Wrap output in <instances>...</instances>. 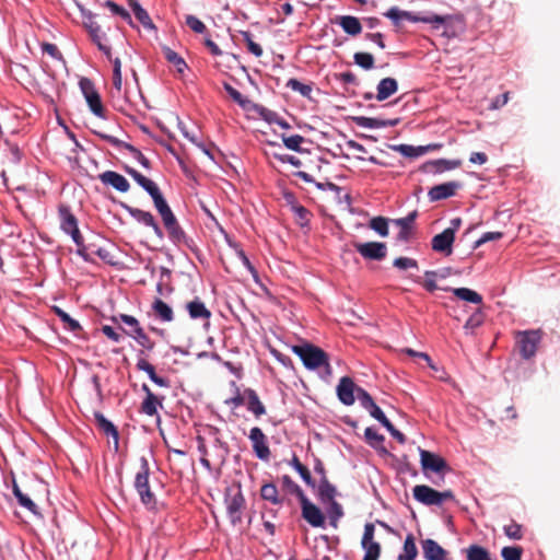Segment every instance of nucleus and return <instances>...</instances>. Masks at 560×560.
Here are the masks:
<instances>
[{"label":"nucleus","instance_id":"nucleus-1","mask_svg":"<svg viewBox=\"0 0 560 560\" xmlns=\"http://www.w3.org/2000/svg\"><path fill=\"white\" fill-rule=\"evenodd\" d=\"M89 35L93 43H95L101 51H103L107 58H112L110 47L106 45L107 33L113 30L112 21L108 18L96 20V16L89 13L84 21Z\"/></svg>","mask_w":560,"mask_h":560},{"label":"nucleus","instance_id":"nucleus-2","mask_svg":"<svg viewBox=\"0 0 560 560\" xmlns=\"http://www.w3.org/2000/svg\"><path fill=\"white\" fill-rule=\"evenodd\" d=\"M150 467L148 459L142 456L140 458V467L135 476L133 486L137 490L141 503L149 511H158V499L155 494L151 491L150 482H149Z\"/></svg>","mask_w":560,"mask_h":560},{"label":"nucleus","instance_id":"nucleus-3","mask_svg":"<svg viewBox=\"0 0 560 560\" xmlns=\"http://www.w3.org/2000/svg\"><path fill=\"white\" fill-rule=\"evenodd\" d=\"M292 351L299 355L306 369L316 370L320 366H325L329 372L330 364L328 362V354L323 349L311 343H305L293 346Z\"/></svg>","mask_w":560,"mask_h":560},{"label":"nucleus","instance_id":"nucleus-4","mask_svg":"<svg viewBox=\"0 0 560 560\" xmlns=\"http://www.w3.org/2000/svg\"><path fill=\"white\" fill-rule=\"evenodd\" d=\"M126 172L151 196L161 217L172 211L160 188L153 180L147 178L144 175L131 167H126Z\"/></svg>","mask_w":560,"mask_h":560},{"label":"nucleus","instance_id":"nucleus-5","mask_svg":"<svg viewBox=\"0 0 560 560\" xmlns=\"http://www.w3.org/2000/svg\"><path fill=\"white\" fill-rule=\"evenodd\" d=\"M413 498L424 505H441L446 500H454L452 490L438 491L425 485H418L412 489Z\"/></svg>","mask_w":560,"mask_h":560},{"label":"nucleus","instance_id":"nucleus-6","mask_svg":"<svg viewBox=\"0 0 560 560\" xmlns=\"http://www.w3.org/2000/svg\"><path fill=\"white\" fill-rule=\"evenodd\" d=\"M384 15L388 18L395 25H400L401 21H409V22H423V23H435V24H444L445 18L441 15H430V16H419L415 15L412 12L404 11L398 9L397 7H392L388 9Z\"/></svg>","mask_w":560,"mask_h":560},{"label":"nucleus","instance_id":"nucleus-7","mask_svg":"<svg viewBox=\"0 0 560 560\" xmlns=\"http://www.w3.org/2000/svg\"><path fill=\"white\" fill-rule=\"evenodd\" d=\"M540 342V334L538 330H529L518 332L517 346L523 359L529 360L536 354Z\"/></svg>","mask_w":560,"mask_h":560},{"label":"nucleus","instance_id":"nucleus-8","mask_svg":"<svg viewBox=\"0 0 560 560\" xmlns=\"http://www.w3.org/2000/svg\"><path fill=\"white\" fill-rule=\"evenodd\" d=\"M374 524L366 523L361 539V546L365 551L363 560H377L381 556V545L374 540Z\"/></svg>","mask_w":560,"mask_h":560},{"label":"nucleus","instance_id":"nucleus-9","mask_svg":"<svg viewBox=\"0 0 560 560\" xmlns=\"http://www.w3.org/2000/svg\"><path fill=\"white\" fill-rule=\"evenodd\" d=\"M354 249L365 259L383 260L387 255V246L381 242L353 243Z\"/></svg>","mask_w":560,"mask_h":560},{"label":"nucleus","instance_id":"nucleus-10","mask_svg":"<svg viewBox=\"0 0 560 560\" xmlns=\"http://www.w3.org/2000/svg\"><path fill=\"white\" fill-rule=\"evenodd\" d=\"M420 462L422 470L427 476L429 471L443 474L444 471L450 470L447 463L443 457L421 448Z\"/></svg>","mask_w":560,"mask_h":560},{"label":"nucleus","instance_id":"nucleus-11","mask_svg":"<svg viewBox=\"0 0 560 560\" xmlns=\"http://www.w3.org/2000/svg\"><path fill=\"white\" fill-rule=\"evenodd\" d=\"M58 215L61 230L65 233L70 234L73 241H78L81 233L78 228V220L71 212L70 208L66 205H60L58 207Z\"/></svg>","mask_w":560,"mask_h":560},{"label":"nucleus","instance_id":"nucleus-12","mask_svg":"<svg viewBox=\"0 0 560 560\" xmlns=\"http://www.w3.org/2000/svg\"><path fill=\"white\" fill-rule=\"evenodd\" d=\"M302 509V517L313 527H323L325 525V516L320 509L312 503L306 497L300 500Z\"/></svg>","mask_w":560,"mask_h":560},{"label":"nucleus","instance_id":"nucleus-13","mask_svg":"<svg viewBox=\"0 0 560 560\" xmlns=\"http://www.w3.org/2000/svg\"><path fill=\"white\" fill-rule=\"evenodd\" d=\"M249 440L253 444V450L259 459L268 460L270 457V450L267 445V438L260 428L255 427L249 432Z\"/></svg>","mask_w":560,"mask_h":560},{"label":"nucleus","instance_id":"nucleus-14","mask_svg":"<svg viewBox=\"0 0 560 560\" xmlns=\"http://www.w3.org/2000/svg\"><path fill=\"white\" fill-rule=\"evenodd\" d=\"M358 388L360 387L354 384L351 377L343 376L337 385V396L343 405L351 406L354 404L357 397L354 393L357 394Z\"/></svg>","mask_w":560,"mask_h":560},{"label":"nucleus","instance_id":"nucleus-15","mask_svg":"<svg viewBox=\"0 0 560 560\" xmlns=\"http://www.w3.org/2000/svg\"><path fill=\"white\" fill-rule=\"evenodd\" d=\"M128 5L132 10L136 20L142 25V27L148 33L158 34V27L153 23L151 16L149 15L148 11L142 8V5L139 3L138 0H127Z\"/></svg>","mask_w":560,"mask_h":560},{"label":"nucleus","instance_id":"nucleus-16","mask_svg":"<svg viewBox=\"0 0 560 560\" xmlns=\"http://www.w3.org/2000/svg\"><path fill=\"white\" fill-rule=\"evenodd\" d=\"M122 207L135 220H137L138 222H140L147 226L152 228L154 233L159 237L163 236V232H162L161 228L159 226V224L156 223V221L151 212L144 211V210H141L138 208H133L128 205H122Z\"/></svg>","mask_w":560,"mask_h":560},{"label":"nucleus","instance_id":"nucleus-17","mask_svg":"<svg viewBox=\"0 0 560 560\" xmlns=\"http://www.w3.org/2000/svg\"><path fill=\"white\" fill-rule=\"evenodd\" d=\"M462 187L459 182H447L440 185L433 186L429 192V199L431 201H439L447 199L456 195V191Z\"/></svg>","mask_w":560,"mask_h":560},{"label":"nucleus","instance_id":"nucleus-18","mask_svg":"<svg viewBox=\"0 0 560 560\" xmlns=\"http://www.w3.org/2000/svg\"><path fill=\"white\" fill-rule=\"evenodd\" d=\"M418 217V211L413 210L408 215L393 220V223L400 229L397 240L409 242L413 233V223Z\"/></svg>","mask_w":560,"mask_h":560},{"label":"nucleus","instance_id":"nucleus-19","mask_svg":"<svg viewBox=\"0 0 560 560\" xmlns=\"http://www.w3.org/2000/svg\"><path fill=\"white\" fill-rule=\"evenodd\" d=\"M454 229H445L442 233L433 236L431 245L432 249L439 253L450 255L454 243Z\"/></svg>","mask_w":560,"mask_h":560},{"label":"nucleus","instance_id":"nucleus-20","mask_svg":"<svg viewBox=\"0 0 560 560\" xmlns=\"http://www.w3.org/2000/svg\"><path fill=\"white\" fill-rule=\"evenodd\" d=\"M462 166V160H446L439 159L428 161L423 164L422 168L427 173H443L446 171L455 170Z\"/></svg>","mask_w":560,"mask_h":560},{"label":"nucleus","instance_id":"nucleus-21","mask_svg":"<svg viewBox=\"0 0 560 560\" xmlns=\"http://www.w3.org/2000/svg\"><path fill=\"white\" fill-rule=\"evenodd\" d=\"M100 179L105 185H110L120 192H127L130 188L128 180L114 171H106L100 175Z\"/></svg>","mask_w":560,"mask_h":560},{"label":"nucleus","instance_id":"nucleus-22","mask_svg":"<svg viewBox=\"0 0 560 560\" xmlns=\"http://www.w3.org/2000/svg\"><path fill=\"white\" fill-rule=\"evenodd\" d=\"M245 499L241 491L228 500V514L233 524L242 521V509L244 508Z\"/></svg>","mask_w":560,"mask_h":560},{"label":"nucleus","instance_id":"nucleus-23","mask_svg":"<svg viewBox=\"0 0 560 560\" xmlns=\"http://www.w3.org/2000/svg\"><path fill=\"white\" fill-rule=\"evenodd\" d=\"M398 91V83L394 78L382 79L376 86V100L385 101Z\"/></svg>","mask_w":560,"mask_h":560},{"label":"nucleus","instance_id":"nucleus-24","mask_svg":"<svg viewBox=\"0 0 560 560\" xmlns=\"http://www.w3.org/2000/svg\"><path fill=\"white\" fill-rule=\"evenodd\" d=\"M164 399V396L150 394L142 400L140 411L149 417L159 416L158 409L163 407Z\"/></svg>","mask_w":560,"mask_h":560},{"label":"nucleus","instance_id":"nucleus-25","mask_svg":"<svg viewBox=\"0 0 560 560\" xmlns=\"http://www.w3.org/2000/svg\"><path fill=\"white\" fill-rule=\"evenodd\" d=\"M421 545L427 560H444L446 551L435 540L428 538Z\"/></svg>","mask_w":560,"mask_h":560},{"label":"nucleus","instance_id":"nucleus-26","mask_svg":"<svg viewBox=\"0 0 560 560\" xmlns=\"http://www.w3.org/2000/svg\"><path fill=\"white\" fill-rule=\"evenodd\" d=\"M136 366L139 371L145 372L150 380L158 386L166 388L171 386L170 381L167 378L159 376L155 372V368L145 359L140 358Z\"/></svg>","mask_w":560,"mask_h":560},{"label":"nucleus","instance_id":"nucleus-27","mask_svg":"<svg viewBox=\"0 0 560 560\" xmlns=\"http://www.w3.org/2000/svg\"><path fill=\"white\" fill-rule=\"evenodd\" d=\"M186 310L190 318L208 320L211 317V312L206 307L205 303L198 298L186 304Z\"/></svg>","mask_w":560,"mask_h":560},{"label":"nucleus","instance_id":"nucleus-28","mask_svg":"<svg viewBox=\"0 0 560 560\" xmlns=\"http://www.w3.org/2000/svg\"><path fill=\"white\" fill-rule=\"evenodd\" d=\"M245 405L247 409L255 415L256 418L262 416L266 413V408L260 401L257 393L252 389L247 388L245 389Z\"/></svg>","mask_w":560,"mask_h":560},{"label":"nucleus","instance_id":"nucleus-29","mask_svg":"<svg viewBox=\"0 0 560 560\" xmlns=\"http://www.w3.org/2000/svg\"><path fill=\"white\" fill-rule=\"evenodd\" d=\"M12 489L15 498L18 499L19 504L22 508L28 510L34 515H39L37 505L26 493L22 492L15 480H13Z\"/></svg>","mask_w":560,"mask_h":560},{"label":"nucleus","instance_id":"nucleus-30","mask_svg":"<svg viewBox=\"0 0 560 560\" xmlns=\"http://www.w3.org/2000/svg\"><path fill=\"white\" fill-rule=\"evenodd\" d=\"M354 122L359 127L363 128H382L386 126H396L398 124V119L385 121L377 118L359 116L353 118Z\"/></svg>","mask_w":560,"mask_h":560},{"label":"nucleus","instance_id":"nucleus-31","mask_svg":"<svg viewBox=\"0 0 560 560\" xmlns=\"http://www.w3.org/2000/svg\"><path fill=\"white\" fill-rule=\"evenodd\" d=\"M260 497L275 505H281L284 501V498L279 494L277 486L272 482L262 485L260 488Z\"/></svg>","mask_w":560,"mask_h":560},{"label":"nucleus","instance_id":"nucleus-32","mask_svg":"<svg viewBox=\"0 0 560 560\" xmlns=\"http://www.w3.org/2000/svg\"><path fill=\"white\" fill-rule=\"evenodd\" d=\"M94 418H95V421L98 425V428L107 435V436H112L114 438L115 440V444L116 446L118 445V431L116 429V427L109 421L107 420L103 413L101 412H95L94 413Z\"/></svg>","mask_w":560,"mask_h":560},{"label":"nucleus","instance_id":"nucleus-33","mask_svg":"<svg viewBox=\"0 0 560 560\" xmlns=\"http://www.w3.org/2000/svg\"><path fill=\"white\" fill-rule=\"evenodd\" d=\"M152 310L154 315L162 322H172L174 319L173 310L161 299H155L152 304Z\"/></svg>","mask_w":560,"mask_h":560},{"label":"nucleus","instance_id":"nucleus-34","mask_svg":"<svg viewBox=\"0 0 560 560\" xmlns=\"http://www.w3.org/2000/svg\"><path fill=\"white\" fill-rule=\"evenodd\" d=\"M337 494V489L334 485H331L328 478H324L319 480L318 485V497L322 502H332Z\"/></svg>","mask_w":560,"mask_h":560},{"label":"nucleus","instance_id":"nucleus-35","mask_svg":"<svg viewBox=\"0 0 560 560\" xmlns=\"http://www.w3.org/2000/svg\"><path fill=\"white\" fill-rule=\"evenodd\" d=\"M339 25L347 34L351 36L359 35L362 31V26L359 19L351 15L341 16Z\"/></svg>","mask_w":560,"mask_h":560},{"label":"nucleus","instance_id":"nucleus-36","mask_svg":"<svg viewBox=\"0 0 560 560\" xmlns=\"http://www.w3.org/2000/svg\"><path fill=\"white\" fill-rule=\"evenodd\" d=\"M163 54L164 58L175 67L176 72L182 75L187 68L186 61L176 51L168 47H163Z\"/></svg>","mask_w":560,"mask_h":560},{"label":"nucleus","instance_id":"nucleus-37","mask_svg":"<svg viewBox=\"0 0 560 560\" xmlns=\"http://www.w3.org/2000/svg\"><path fill=\"white\" fill-rule=\"evenodd\" d=\"M402 553L398 556V560H415L418 555L415 537L412 534L407 535Z\"/></svg>","mask_w":560,"mask_h":560},{"label":"nucleus","instance_id":"nucleus-38","mask_svg":"<svg viewBox=\"0 0 560 560\" xmlns=\"http://www.w3.org/2000/svg\"><path fill=\"white\" fill-rule=\"evenodd\" d=\"M452 291H453L454 295L460 300H464V301H467V302H470L474 304L482 303V296L471 289L456 288V289H453Z\"/></svg>","mask_w":560,"mask_h":560},{"label":"nucleus","instance_id":"nucleus-39","mask_svg":"<svg viewBox=\"0 0 560 560\" xmlns=\"http://www.w3.org/2000/svg\"><path fill=\"white\" fill-rule=\"evenodd\" d=\"M291 466L300 474L301 478L308 487H312V488L315 487V481L312 478V475H311L308 468L300 462L298 456H295V455L293 456V458L291 460Z\"/></svg>","mask_w":560,"mask_h":560},{"label":"nucleus","instance_id":"nucleus-40","mask_svg":"<svg viewBox=\"0 0 560 560\" xmlns=\"http://www.w3.org/2000/svg\"><path fill=\"white\" fill-rule=\"evenodd\" d=\"M287 88L300 93L302 96L306 98H312L313 86L311 84L302 83L298 79L292 78L288 80Z\"/></svg>","mask_w":560,"mask_h":560},{"label":"nucleus","instance_id":"nucleus-41","mask_svg":"<svg viewBox=\"0 0 560 560\" xmlns=\"http://www.w3.org/2000/svg\"><path fill=\"white\" fill-rule=\"evenodd\" d=\"M223 88L229 94V96L238 104L242 108L247 109L249 108L250 101L242 95L235 88H233L230 83L224 82Z\"/></svg>","mask_w":560,"mask_h":560},{"label":"nucleus","instance_id":"nucleus-42","mask_svg":"<svg viewBox=\"0 0 560 560\" xmlns=\"http://www.w3.org/2000/svg\"><path fill=\"white\" fill-rule=\"evenodd\" d=\"M281 483L283 490H285L288 493L295 494L299 500H302V498L306 497L301 487L294 482L289 475L281 477Z\"/></svg>","mask_w":560,"mask_h":560},{"label":"nucleus","instance_id":"nucleus-43","mask_svg":"<svg viewBox=\"0 0 560 560\" xmlns=\"http://www.w3.org/2000/svg\"><path fill=\"white\" fill-rule=\"evenodd\" d=\"M54 312L61 319V322L67 325V328L70 331L78 332L79 330L82 329L79 322L71 318L70 315L68 313H66L63 310H61L60 307L55 306Z\"/></svg>","mask_w":560,"mask_h":560},{"label":"nucleus","instance_id":"nucleus-44","mask_svg":"<svg viewBox=\"0 0 560 560\" xmlns=\"http://www.w3.org/2000/svg\"><path fill=\"white\" fill-rule=\"evenodd\" d=\"M466 556L467 560H491L489 551L479 545L469 546Z\"/></svg>","mask_w":560,"mask_h":560},{"label":"nucleus","instance_id":"nucleus-45","mask_svg":"<svg viewBox=\"0 0 560 560\" xmlns=\"http://www.w3.org/2000/svg\"><path fill=\"white\" fill-rule=\"evenodd\" d=\"M369 226L383 237H386L389 233L388 220L384 217L371 219Z\"/></svg>","mask_w":560,"mask_h":560},{"label":"nucleus","instance_id":"nucleus-46","mask_svg":"<svg viewBox=\"0 0 560 560\" xmlns=\"http://www.w3.org/2000/svg\"><path fill=\"white\" fill-rule=\"evenodd\" d=\"M328 503H329V509H328L329 523L334 528H337L339 520L343 516L342 506L336 500H334L332 502H328Z\"/></svg>","mask_w":560,"mask_h":560},{"label":"nucleus","instance_id":"nucleus-47","mask_svg":"<svg viewBox=\"0 0 560 560\" xmlns=\"http://www.w3.org/2000/svg\"><path fill=\"white\" fill-rule=\"evenodd\" d=\"M393 149L396 152H399L401 155L407 158H418L422 154H424V150H422V145L420 147H413L409 144H398L394 145Z\"/></svg>","mask_w":560,"mask_h":560},{"label":"nucleus","instance_id":"nucleus-48","mask_svg":"<svg viewBox=\"0 0 560 560\" xmlns=\"http://www.w3.org/2000/svg\"><path fill=\"white\" fill-rule=\"evenodd\" d=\"M88 104H89V107L91 109V112L98 116V117H104V107H103V104H102V100H101V96L98 94V92L92 94V95H88L85 97Z\"/></svg>","mask_w":560,"mask_h":560},{"label":"nucleus","instance_id":"nucleus-49","mask_svg":"<svg viewBox=\"0 0 560 560\" xmlns=\"http://www.w3.org/2000/svg\"><path fill=\"white\" fill-rule=\"evenodd\" d=\"M77 245V254L80 255L84 260L86 261H93L92 258V250L93 247H95V244H84L83 236L80 235V238L78 241H73Z\"/></svg>","mask_w":560,"mask_h":560},{"label":"nucleus","instance_id":"nucleus-50","mask_svg":"<svg viewBox=\"0 0 560 560\" xmlns=\"http://www.w3.org/2000/svg\"><path fill=\"white\" fill-rule=\"evenodd\" d=\"M353 60L355 65L363 68L364 70H370L374 67V57L370 52L359 51L353 55Z\"/></svg>","mask_w":560,"mask_h":560},{"label":"nucleus","instance_id":"nucleus-51","mask_svg":"<svg viewBox=\"0 0 560 560\" xmlns=\"http://www.w3.org/2000/svg\"><path fill=\"white\" fill-rule=\"evenodd\" d=\"M168 234L170 240L175 244L186 243V234L180 225L175 223L174 225H170L165 228Z\"/></svg>","mask_w":560,"mask_h":560},{"label":"nucleus","instance_id":"nucleus-52","mask_svg":"<svg viewBox=\"0 0 560 560\" xmlns=\"http://www.w3.org/2000/svg\"><path fill=\"white\" fill-rule=\"evenodd\" d=\"M364 436L368 444L375 450H378L384 442V435L377 433L373 428H366L364 431Z\"/></svg>","mask_w":560,"mask_h":560},{"label":"nucleus","instance_id":"nucleus-53","mask_svg":"<svg viewBox=\"0 0 560 560\" xmlns=\"http://www.w3.org/2000/svg\"><path fill=\"white\" fill-rule=\"evenodd\" d=\"M94 256L100 257L103 261L109 265H116L115 256L108 247L96 246L93 247L92 258Z\"/></svg>","mask_w":560,"mask_h":560},{"label":"nucleus","instance_id":"nucleus-54","mask_svg":"<svg viewBox=\"0 0 560 560\" xmlns=\"http://www.w3.org/2000/svg\"><path fill=\"white\" fill-rule=\"evenodd\" d=\"M283 144L292 151L301 152V144L305 141L301 135L284 136L282 135Z\"/></svg>","mask_w":560,"mask_h":560},{"label":"nucleus","instance_id":"nucleus-55","mask_svg":"<svg viewBox=\"0 0 560 560\" xmlns=\"http://www.w3.org/2000/svg\"><path fill=\"white\" fill-rule=\"evenodd\" d=\"M504 534L514 540H520L523 538V528L522 525L517 524L515 521H511L510 524L503 527Z\"/></svg>","mask_w":560,"mask_h":560},{"label":"nucleus","instance_id":"nucleus-56","mask_svg":"<svg viewBox=\"0 0 560 560\" xmlns=\"http://www.w3.org/2000/svg\"><path fill=\"white\" fill-rule=\"evenodd\" d=\"M292 211L296 217V221L301 226H305L308 224L312 213L301 205L292 206Z\"/></svg>","mask_w":560,"mask_h":560},{"label":"nucleus","instance_id":"nucleus-57","mask_svg":"<svg viewBox=\"0 0 560 560\" xmlns=\"http://www.w3.org/2000/svg\"><path fill=\"white\" fill-rule=\"evenodd\" d=\"M523 549L518 546L504 547L501 550L503 560H522Z\"/></svg>","mask_w":560,"mask_h":560},{"label":"nucleus","instance_id":"nucleus-58","mask_svg":"<svg viewBox=\"0 0 560 560\" xmlns=\"http://www.w3.org/2000/svg\"><path fill=\"white\" fill-rule=\"evenodd\" d=\"M357 398L360 401L361 406L369 410L371 407L375 405L372 396L362 387L357 389Z\"/></svg>","mask_w":560,"mask_h":560},{"label":"nucleus","instance_id":"nucleus-59","mask_svg":"<svg viewBox=\"0 0 560 560\" xmlns=\"http://www.w3.org/2000/svg\"><path fill=\"white\" fill-rule=\"evenodd\" d=\"M186 24L189 28H191L195 33L198 34H203L207 31V27L203 24V22L195 15H187Z\"/></svg>","mask_w":560,"mask_h":560},{"label":"nucleus","instance_id":"nucleus-60","mask_svg":"<svg viewBox=\"0 0 560 560\" xmlns=\"http://www.w3.org/2000/svg\"><path fill=\"white\" fill-rule=\"evenodd\" d=\"M125 149L128 150L132 156L145 168H150L151 167V163L149 161V159H147L142 152L140 150H138L136 147H133L132 144H125Z\"/></svg>","mask_w":560,"mask_h":560},{"label":"nucleus","instance_id":"nucleus-61","mask_svg":"<svg viewBox=\"0 0 560 560\" xmlns=\"http://www.w3.org/2000/svg\"><path fill=\"white\" fill-rule=\"evenodd\" d=\"M483 323V315L481 312L474 313L465 323L464 329L466 331H472Z\"/></svg>","mask_w":560,"mask_h":560},{"label":"nucleus","instance_id":"nucleus-62","mask_svg":"<svg viewBox=\"0 0 560 560\" xmlns=\"http://www.w3.org/2000/svg\"><path fill=\"white\" fill-rule=\"evenodd\" d=\"M394 267L406 270L409 268H418L417 260L409 257H398L393 261Z\"/></svg>","mask_w":560,"mask_h":560},{"label":"nucleus","instance_id":"nucleus-63","mask_svg":"<svg viewBox=\"0 0 560 560\" xmlns=\"http://www.w3.org/2000/svg\"><path fill=\"white\" fill-rule=\"evenodd\" d=\"M198 441V452L201 454L200 464L206 467L207 469H211V463L207 458L208 451L205 443V439L202 436L197 438Z\"/></svg>","mask_w":560,"mask_h":560},{"label":"nucleus","instance_id":"nucleus-64","mask_svg":"<svg viewBox=\"0 0 560 560\" xmlns=\"http://www.w3.org/2000/svg\"><path fill=\"white\" fill-rule=\"evenodd\" d=\"M368 411L370 412L371 417L376 419L384 427L387 425L390 422L376 404L373 407H371Z\"/></svg>","mask_w":560,"mask_h":560}]
</instances>
